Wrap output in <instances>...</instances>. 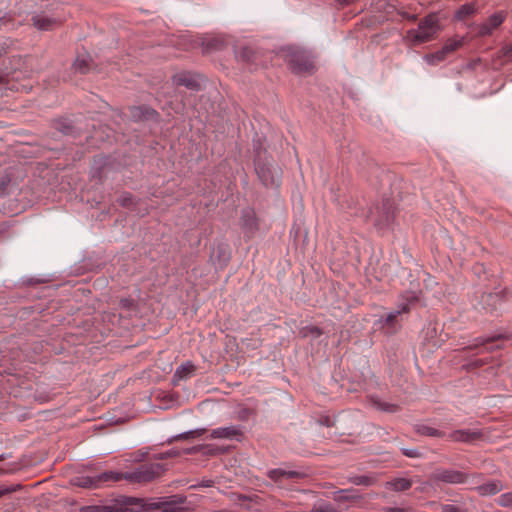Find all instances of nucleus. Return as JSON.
I'll return each instance as SVG.
<instances>
[{"label": "nucleus", "mask_w": 512, "mask_h": 512, "mask_svg": "<svg viewBox=\"0 0 512 512\" xmlns=\"http://www.w3.org/2000/svg\"><path fill=\"white\" fill-rule=\"evenodd\" d=\"M420 302V294L414 291L404 293L399 299L397 309L383 319L382 328L386 330L387 333H395L399 325V317L402 314H407L411 311V309L415 308Z\"/></svg>", "instance_id": "f257e3e1"}, {"label": "nucleus", "mask_w": 512, "mask_h": 512, "mask_svg": "<svg viewBox=\"0 0 512 512\" xmlns=\"http://www.w3.org/2000/svg\"><path fill=\"white\" fill-rule=\"evenodd\" d=\"M440 29L438 17L435 14H430L419 22L417 30H408L404 39L410 45L416 46L433 40Z\"/></svg>", "instance_id": "f03ea898"}, {"label": "nucleus", "mask_w": 512, "mask_h": 512, "mask_svg": "<svg viewBox=\"0 0 512 512\" xmlns=\"http://www.w3.org/2000/svg\"><path fill=\"white\" fill-rule=\"evenodd\" d=\"M284 59L296 74H310L315 70V63L310 53L295 46L282 49Z\"/></svg>", "instance_id": "7ed1b4c3"}, {"label": "nucleus", "mask_w": 512, "mask_h": 512, "mask_svg": "<svg viewBox=\"0 0 512 512\" xmlns=\"http://www.w3.org/2000/svg\"><path fill=\"white\" fill-rule=\"evenodd\" d=\"M164 473V467L160 463H145L135 470L126 472L125 480L130 483H148L159 478Z\"/></svg>", "instance_id": "20e7f679"}, {"label": "nucleus", "mask_w": 512, "mask_h": 512, "mask_svg": "<svg viewBox=\"0 0 512 512\" xmlns=\"http://www.w3.org/2000/svg\"><path fill=\"white\" fill-rule=\"evenodd\" d=\"M255 170L259 179L265 186L273 187L279 185L282 171L273 162L267 161L261 163L260 161H257Z\"/></svg>", "instance_id": "39448f33"}, {"label": "nucleus", "mask_w": 512, "mask_h": 512, "mask_svg": "<svg viewBox=\"0 0 512 512\" xmlns=\"http://www.w3.org/2000/svg\"><path fill=\"white\" fill-rule=\"evenodd\" d=\"M185 501L186 498L184 496L173 495L150 501L144 505V508L148 512L156 510H160L161 512H179Z\"/></svg>", "instance_id": "423d86ee"}, {"label": "nucleus", "mask_w": 512, "mask_h": 512, "mask_svg": "<svg viewBox=\"0 0 512 512\" xmlns=\"http://www.w3.org/2000/svg\"><path fill=\"white\" fill-rule=\"evenodd\" d=\"M198 452H202V453L208 454V455H217V454H220L222 452V450L220 448H217V447H214L211 445H198V446H194L192 448L183 450L184 454H195ZM181 454H182V452L180 450L171 449L167 452L161 453L159 455V459H167V458H171V457H177Z\"/></svg>", "instance_id": "0eeeda50"}, {"label": "nucleus", "mask_w": 512, "mask_h": 512, "mask_svg": "<svg viewBox=\"0 0 512 512\" xmlns=\"http://www.w3.org/2000/svg\"><path fill=\"white\" fill-rule=\"evenodd\" d=\"M432 479L448 484H461L466 482L467 476L457 470L437 469L432 474Z\"/></svg>", "instance_id": "6e6552de"}, {"label": "nucleus", "mask_w": 512, "mask_h": 512, "mask_svg": "<svg viewBox=\"0 0 512 512\" xmlns=\"http://www.w3.org/2000/svg\"><path fill=\"white\" fill-rule=\"evenodd\" d=\"M31 21L33 26L39 30L48 31L58 27L63 19L60 17H51L45 13H40L32 16Z\"/></svg>", "instance_id": "1a4fd4ad"}, {"label": "nucleus", "mask_w": 512, "mask_h": 512, "mask_svg": "<svg viewBox=\"0 0 512 512\" xmlns=\"http://www.w3.org/2000/svg\"><path fill=\"white\" fill-rule=\"evenodd\" d=\"M376 209L379 216L375 219V225L380 229L388 226L394 219L392 203L390 201H386L383 203L381 208L377 207Z\"/></svg>", "instance_id": "9d476101"}, {"label": "nucleus", "mask_w": 512, "mask_h": 512, "mask_svg": "<svg viewBox=\"0 0 512 512\" xmlns=\"http://www.w3.org/2000/svg\"><path fill=\"white\" fill-rule=\"evenodd\" d=\"M481 438V433L475 430H456L448 435V439L454 442L473 443Z\"/></svg>", "instance_id": "9b49d317"}, {"label": "nucleus", "mask_w": 512, "mask_h": 512, "mask_svg": "<svg viewBox=\"0 0 512 512\" xmlns=\"http://www.w3.org/2000/svg\"><path fill=\"white\" fill-rule=\"evenodd\" d=\"M505 15L502 12H498L490 16L487 21L481 26L480 34L482 36L490 35L493 30L498 28L504 21Z\"/></svg>", "instance_id": "f8f14e48"}, {"label": "nucleus", "mask_w": 512, "mask_h": 512, "mask_svg": "<svg viewBox=\"0 0 512 512\" xmlns=\"http://www.w3.org/2000/svg\"><path fill=\"white\" fill-rule=\"evenodd\" d=\"M241 436V431L235 426L220 427L212 430L210 434L211 439H238Z\"/></svg>", "instance_id": "ddd939ff"}, {"label": "nucleus", "mask_w": 512, "mask_h": 512, "mask_svg": "<svg viewBox=\"0 0 512 512\" xmlns=\"http://www.w3.org/2000/svg\"><path fill=\"white\" fill-rule=\"evenodd\" d=\"M304 475L298 471H286L282 469H272L268 472V477L276 483H282L285 479H299Z\"/></svg>", "instance_id": "4468645a"}, {"label": "nucleus", "mask_w": 512, "mask_h": 512, "mask_svg": "<svg viewBox=\"0 0 512 512\" xmlns=\"http://www.w3.org/2000/svg\"><path fill=\"white\" fill-rule=\"evenodd\" d=\"M173 83L176 86H185L189 89H198L199 87L198 79L192 74L186 72L176 74L173 77Z\"/></svg>", "instance_id": "2eb2a0df"}, {"label": "nucleus", "mask_w": 512, "mask_h": 512, "mask_svg": "<svg viewBox=\"0 0 512 512\" xmlns=\"http://www.w3.org/2000/svg\"><path fill=\"white\" fill-rule=\"evenodd\" d=\"M196 371V366L191 362H186L179 366L173 375L174 383H177L181 380L189 379L194 375Z\"/></svg>", "instance_id": "dca6fc26"}, {"label": "nucleus", "mask_w": 512, "mask_h": 512, "mask_svg": "<svg viewBox=\"0 0 512 512\" xmlns=\"http://www.w3.org/2000/svg\"><path fill=\"white\" fill-rule=\"evenodd\" d=\"M126 472L120 473V472H114V471H107L103 472L99 475H97L98 484L104 482H118L121 480H125Z\"/></svg>", "instance_id": "f3484780"}, {"label": "nucleus", "mask_w": 512, "mask_h": 512, "mask_svg": "<svg viewBox=\"0 0 512 512\" xmlns=\"http://www.w3.org/2000/svg\"><path fill=\"white\" fill-rule=\"evenodd\" d=\"M411 486L412 482L406 478H396L386 483V487L394 491H406Z\"/></svg>", "instance_id": "a211bd4d"}, {"label": "nucleus", "mask_w": 512, "mask_h": 512, "mask_svg": "<svg viewBox=\"0 0 512 512\" xmlns=\"http://www.w3.org/2000/svg\"><path fill=\"white\" fill-rule=\"evenodd\" d=\"M477 7L474 3H466L462 5L456 12V18L458 20H465L475 14Z\"/></svg>", "instance_id": "6ab92c4d"}, {"label": "nucleus", "mask_w": 512, "mask_h": 512, "mask_svg": "<svg viewBox=\"0 0 512 512\" xmlns=\"http://www.w3.org/2000/svg\"><path fill=\"white\" fill-rule=\"evenodd\" d=\"M131 114L137 119H150L156 115V111L148 107H133Z\"/></svg>", "instance_id": "aec40b11"}, {"label": "nucleus", "mask_w": 512, "mask_h": 512, "mask_svg": "<svg viewBox=\"0 0 512 512\" xmlns=\"http://www.w3.org/2000/svg\"><path fill=\"white\" fill-rule=\"evenodd\" d=\"M415 431L420 435L430 436V437H444L445 433L435 429L433 427L427 426V425H417L415 427Z\"/></svg>", "instance_id": "412c9836"}, {"label": "nucleus", "mask_w": 512, "mask_h": 512, "mask_svg": "<svg viewBox=\"0 0 512 512\" xmlns=\"http://www.w3.org/2000/svg\"><path fill=\"white\" fill-rule=\"evenodd\" d=\"M74 484L79 487H83V488H97L99 486L97 476L96 477H90V476L78 477L74 480Z\"/></svg>", "instance_id": "4be33fe9"}, {"label": "nucleus", "mask_w": 512, "mask_h": 512, "mask_svg": "<svg viewBox=\"0 0 512 512\" xmlns=\"http://www.w3.org/2000/svg\"><path fill=\"white\" fill-rule=\"evenodd\" d=\"M501 490V486L497 482H490L478 487L481 495H494Z\"/></svg>", "instance_id": "5701e85b"}, {"label": "nucleus", "mask_w": 512, "mask_h": 512, "mask_svg": "<svg viewBox=\"0 0 512 512\" xmlns=\"http://www.w3.org/2000/svg\"><path fill=\"white\" fill-rule=\"evenodd\" d=\"M495 339H487L486 341H482L481 343H476L473 347H469L468 349H478L477 354L483 351H492L495 348H500L499 345H494Z\"/></svg>", "instance_id": "b1692460"}, {"label": "nucleus", "mask_w": 512, "mask_h": 512, "mask_svg": "<svg viewBox=\"0 0 512 512\" xmlns=\"http://www.w3.org/2000/svg\"><path fill=\"white\" fill-rule=\"evenodd\" d=\"M446 57H447L446 53L443 51V49H441L435 53L427 54L424 57V59L430 65H437L440 62H442L443 60H445Z\"/></svg>", "instance_id": "393cba45"}, {"label": "nucleus", "mask_w": 512, "mask_h": 512, "mask_svg": "<svg viewBox=\"0 0 512 512\" xmlns=\"http://www.w3.org/2000/svg\"><path fill=\"white\" fill-rule=\"evenodd\" d=\"M463 45V41L462 40H456V39H449L445 44L444 46L442 47L443 51L446 53V55L448 56L450 53L454 52L455 50H457L459 47H461Z\"/></svg>", "instance_id": "a878e982"}, {"label": "nucleus", "mask_w": 512, "mask_h": 512, "mask_svg": "<svg viewBox=\"0 0 512 512\" xmlns=\"http://www.w3.org/2000/svg\"><path fill=\"white\" fill-rule=\"evenodd\" d=\"M118 203L123 207H131L133 205H137V202L133 199L130 193H123L118 198Z\"/></svg>", "instance_id": "bb28decb"}, {"label": "nucleus", "mask_w": 512, "mask_h": 512, "mask_svg": "<svg viewBox=\"0 0 512 512\" xmlns=\"http://www.w3.org/2000/svg\"><path fill=\"white\" fill-rule=\"evenodd\" d=\"M374 479L368 476H355L352 478V483L355 485L370 486L374 484Z\"/></svg>", "instance_id": "cd10ccee"}, {"label": "nucleus", "mask_w": 512, "mask_h": 512, "mask_svg": "<svg viewBox=\"0 0 512 512\" xmlns=\"http://www.w3.org/2000/svg\"><path fill=\"white\" fill-rule=\"evenodd\" d=\"M375 405L378 409L386 412H396L398 410V406L395 404H389L382 401H375Z\"/></svg>", "instance_id": "c85d7f7f"}, {"label": "nucleus", "mask_w": 512, "mask_h": 512, "mask_svg": "<svg viewBox=\"0 0 512 512\" xmlns=\"http://www.w3.org/2000/svg\"><path fill=\"white\" fill-rule=\"evenodd\" d=\"M356 497L351 494L349 490H340L335 494L334 499L337 501H343V500H351L355 499Z\"/></svg>", "instance_id": "c756f323"}, {"label": "nucleus", "mask_w": 512, "mask_h": 512, "mask_svg": "<svg viewBox=\"0 0 512 512\" xmlns=\"http://www.w3.org/2000/svg\"><path fill=\"white\" fill-rule=\"evenodd\" d=\"M498 503L503 507L511 506L512 505V493L502 494L498 499Z\"/></svg>", "instance_id": "7c9ffc66"}, {"label": "nucleus", "mask_w": 512, "mask_h": 512, "mask_svg": "<svg viewBox=\"0 0 512 512\" xmlns=\"http://www.w3.org/2000/svg\"><path fill=\"white\" fill-rule=\"evenodd\" d=\"M75 67L81 73H86L88 71V63L85 59L77 58L75 61Z\"/></svg>", "instance_id": "2f4dec72"}, {"label": "nucleus", "mask_w": 512, "mask_h": 512, "mask_svg": "<svg viewBox=\"0 0 512 512\" xmlns=\"http://www.w3.org/2000/svg\"><path fill=\"white\" fill-rule=\"evenodd\" d=\"M203 431L204 430L189 431V432L178 435L176 437V439H189V438L199 437L203 433Z\"/></svg>", "instance_id": "473e14b6"}, {"label": "nucleus", "mask_w": 512, "mask_h": 512, "mask_svg": "<svg viewBox=\"0 0 512 512\" xmlns=\"http://www.w3.org/2000/svg\"><path fill=\"white\" fill-rule=\"evenodd\" d=\"M501 54L505 61H512V44L503 47Z\"/></svg>", "instance_id": "72a5a7b5"}, {"label": "nucleus", "mask_w": 512, "mask_h": 512, "mask_svg": "<svg viewBox=\"0 0 512 512\" xmlns=\"http://www.w3.org/2000/svg\"><path fill=\"white\" fill-rule=\"evenodd\" d=\"M310 512H337L334 507L330 504L320 505L314 507Z\"/></svg>", "instance_id": "f704fd0d"}, {"label": "nucleus", "mask_w": 512, "mask_h": 512, "mask_svg": "<svg viewBox=\"0 0 512 512\" xmlns=\"http://www.w3.org/2000/svg\"><path fill=\"white\" fill-rule=\"evenodd\" d=\"M120 306L128 310H133L135 308V302L133 299L124 298L120 300Z\"/></svg>", "instance_id": "c9c22d12"}, {"label": "nucleus", "mask_w": 512, "mask_h": 512, "mask_svg": "<svg viewBox=\"0 0 512 512\" xmlns=\"http://www.w3.org/2000/svg\"><path fill=\"white\" fill-rule=\"evenodd\" d=\"M107 506H87L83 508L84 512H107Z\"/></svg>", "instance_id": "e433bc0d"}, {"label": "nucleus", "mask_w": 512, "mask_h": 512, "mask_svg": "<svg viewBox=\"0 0 512 512\" xmlns=\"http://www.w3.org/2000/svg\"><path fill=\"white\" fill-rule=\"evenodd\" d=\"M303 332H304V336H307V335H308V332H309L312 336H314V337H319V336L322 334L321 330H320L318 327H314V326H313V327H307V328H305V329L303 330Z\"/></svg>", "instance_id": "4c0bfd02"}, {"label": "nucleus", "mask_w": 512, "mask_h": 512, "mask_svg": "<svg viewBox=\"0 0 512 512\" xmlns=\"http://www.w3.org/2000/svg\"><path fill=\"white\" fill-rule=\"evenodd\" d=\"M245 225L249 226L251 229L255 227V220L252 212H247L244 215Z\"/></svg>", "instance_id": "58836bf2"}, {"label": "nucleus", "mask_w": 512, "mask_h": 512, "mask_svg": "<svg viewBox=\"0 0 512 512\" xmlns=\"http://www.w3.org/2000/svg\"><path fill=\"white\" fill-rule=\"evenodd\" d=\"M459 508L453 504H445L442 506V512H458Z\"/></svg>", "instance_id": "ea45409f"}, {"label": "nucleus", "mask_w": 512, "mask_h": 512, "mask_svg": "<svg viewBox=\"0 0 512 512\" xmlns=\"http://www.w3.org/2000/svg\"><path fill=\"white\" fill-rule=\"evenodd\" d=\"M251 54H252V51L248 48H244L242 53H241V57L244 59V60H247V61H252V58H251Z\"/></svg>", "instance_id": "a19ab883"}, {"label": "nucleus", "mask_w": 512, "mask_h": 512, "mask_svg": "<svg viewBox=\"0 0 512 512\" xmlns=\"http://www.w3.org/2000/svg\"><path fill=\"white\" fill-rule=\"evenodd\" d=\"M404 454L412 458L419 456V453L416 450H404Z\"/></svg>", "instance_id": "79ce46f5"}, {"label": "nucleus", "mask_w": 512, "mask_h": 512, "mask_svg": "<svg viewBox=\"0 0 512 512\" xmlns=\"http://www.w3.org/2000/svg\"><path fill=\"white\" fill-rule=\"evenodd\" d=\"M239 501L241 502V505L245 508H249V506L247 504H245V502H247L249 500V498L247 496H243V495H240L238 497Z\"/></svg>", "instance_id": "37998d69"}, {"label": "nucleus", "mask_w": 512, "mask_h": 512, "mask_svg": "<svg viewBox=\"0 0 512 512\" xmlns=\"http://www.w3.org/2000/svg\"><path fill=\"white\" fill-rule=\"evenodd\" d=\"M6 51V43L5 41L0 39V56Z\"/></svg>", "instance_id": "c03bdc74"}, {"label": "nucleus", "mask_w": 512, "mask_h": 512, "mask_svg": "<svg viewBox=\"0 0 512 512\" xmlns=\"http://www.w3.org/2000/svg\"><path fill=\"white\" fill-rule=\"evenodd\" d=\"M386 511L387 512H406L405 509H403V508H396V507L387 508Z\"/></svg>", "instance_id": "a18cd8bd"}, {"label": "nucleus", "mask_w": 512, "mask_h": 512, "mask_svg": "<svg viewBox=\"0 0 512 512\" xmlns=\"http://www.w3.org/2000/svg\"><path fill=\"white\" fill-rule=\"evenodd\" d=\"M473 364H474L475 367H479V366H482V365L485 364V360L477 359Z\"/></svg>", "instance_id": "49530a36"}, {"label": "nucleus", "mask_w": 512, "mask_h": 512, "mask_svg": "<svg viewBox=\"0 0 512 512\" xmlns=\"http://www.w3.org/2000/svg\"><path fill=\"white\" fill-rule=\"evenodd\" d=\"M202 486L210 487V486H212V481H205L202 483Z\"/></svg>", "instance_id": "de8ad7c7"}, {"label": "nucleus", "mask_w": 512, "mask_h": 512, "mask_svg": "<svg viewBox=\"0 0 512 512\" xmlns=\"http://www.w3.org/2000/svg\"><path fill=\"white\" fill-rule=\"evenodd\" d=\"M147 212V210L145 209L144 212H142L141 210H138V213H141L142 215L145 214Z\"/></svg>", "instance_id": "09e8293b"}, {"label": "nucleus", "mask_w": 512, "mask_h": 512, "mask_svg": "<svg viewBox=\"0 0 512 512\" xmlns=\"http://www.w3.org/2000/svg\"><path fill=\"white\" fill-rule=\"evenodd\" d=\"M487 297H488V298H495V297H494L493 295H491V294H489Z\"/></svg>", "instance_id": "8fccbe9b"}, {"label": "nucleus", "mask_w": 512, "mask_h": 512, "mask_svg": "<svg viewBox=\"0 0 512 512\" xmlns=\"http://www.w3.org/2000/svg\"><path fill=\"white\" fill-rule=\"evenodd\" d=\"M4 494L3 490H0V497Z\"/></svg>", "instance_id": "3c124183"}, {"label": "nucleus", "mask_w": 512, "mask_h": 512, "mask_svg": "<svg viewBox=\"0 0 512 512\" xmlns=\"http://www.w3.org/2000/svg\"><path fill=\"white\" fill-rule=\"evenodd\" d=\"M2 459H3V458H2V456H0V461H1Z\"/></svg>", "instance_id": "603ef678"}]
</instances>
